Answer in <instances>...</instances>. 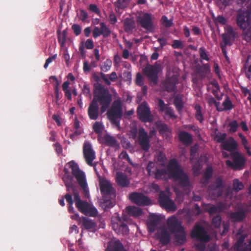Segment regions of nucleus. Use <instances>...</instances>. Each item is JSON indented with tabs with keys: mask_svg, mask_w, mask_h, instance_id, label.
I'll return each instance as SVG.
<instances>
[{
	"mask_svg": "<svg viewBox=\"0 0 251 251\" xmlns=\"http://www.w3.org/2000/svg\"><path fill=\"white\" fill-rule=\"evenodd\" d=\"M168 177L175 181H178L179 186L184 189H188L190 186L188 176L176 158L169 160L167 169L158 168L153 176L156 179L166 180Z\"/></svg>",
	"mask_w": 251,
	"mask_h": 251,
	"instance_id": "f257e3e1",
	"label": "nucleus"
},
{
	"mask_svg": "<svg viewBox=\"0 0 251 251\" xmlns=\"http://www.w3.org/2000/svg\"><path fill=\"white\" fill-rule=\"evenodd\" d=\"M92 76L96 82L94 84V96L97 97L98 100L103 105L101 109L103 111L108 104L111 103L112 100V95L110 94L108 89L100 83L101 79L100 76L96 74H93Z\"/></svg>",
	"mask_w": 251,
	"mask_h": 251,
	"instance_id": "f03ea898",
	"label": "nucleus"
},
{
	"mask_svg": "<svg viewBox=\"0 0 251 251\" xmlns=\"http://www.w3.org/2000/svg\"><path fill=\"white\" fill-rule=\"evenodd\" d=\"M69 167L71 169L72 174L76 179L79 186L83 190L85 197L89 195V189L84 173L80 170L78 165L73 161L68 163Z\"/></svg>",
	"mask_w": 251,
	"mask_h": 251,
	"instance_id": "7ed1b4c3",
	"label": "nucleus"
},
{
	"mask_svg": "<svg viewBox=\"0 0 251 251\" xmlns=\"http://www.w3.org/2000/svg\"><path fill=\"white\" fill-rule=\"evenodd\" d=\"M73 196L75 206L80 212L89 216H97V209L95 207L91 206L86 201H82L77 191H74Z\"/></svg>",
	"mask_w": 251,
	"mask_h": 251,
	"instance_id": "20e7f679",
	"label": "nucleus"
},
{
	"mask_svg": "<svg viewBox=\"0 0 251 251\" xmlns=\"http://www.w3.org/2000/svg\"><path fill=\"white\" fill-rule=\"evenodd\" d=\"M106 114L111 123L119 127L120 120L123 116V110L120 100H115Z\"/></svg>",
	"mask_w": 251,
	"mask_h": 251,
	"instance_id": "39448f33",
	"label": "nucleus"
},
{
	"mask_svg": "<svg viewBox=\"0 0 251 251\" xmlns=\"http://www.w3.org/2000/svg\"><path fill=\"white\" fill-rule=\"evenodd\" d=\"M160 68V65L155 63L154 65L147 64L143 69L144 74L147 76L151 84L153 85L157 83Z\"/></svg>",
	"mask_w": 251,
	"mask_h": 251,
	"instance_id": "423d86ee",
	"label": "nucleus"
},
{
	"mask_svg": "<svg viewBox=\"0 0 251 251\" xmlns=\"http://www.w3.org/2000/svg\"><path fill=\"white\" fill-rule=\"evenodd\" d=\"M137 114L139 119L144 123H151L154 120V116L146 102L138 105Z\"/></svg>",
	"mask_w": 251,
	"mask_h": 251,
	"instance_id": "0eeeda50",
	"label": "nucleus"
},
{
	"mask_svg": "<svg viewBox=\"0 0 251 251\" xmlns=\"http://www.w3.org/2000/svg\"><path fill=\"white\" fill-rule=\"evenodd\" d=\"M232 161L227 160L226 165L232 168L234 170H241L244 168L246 162L244 156L240 152L235 151L231 153Z\"/></svg>",
	"mask_w": 251,
	"mask_h": 251,
	"instance_id": "6e6552de",
	"label": "nucleus"
},
{
	"mask_svg": "<svg viewBox=\"0 0 251 251\" xmlns=\"http://www.w3.org/2000/svg\"><path fill=\"white\" fill-rule=\"evenodd\" d=\"M237 26L243 30L251 26V15L248 11L239 10L235 18Z\"/></svg>",
	"mask_w": 251,
	"mask_h": 251,
	"instance_id": "1a4fd4ad",
	"label": "nucleus"
},
{
	"mask_svg": "<svg viewBox=\"0 0 251 251\" xmlns=\"http://www.w3.org/2000/svg\"><path fill=\"white\" fill-rule=\"evenodd\" d=\"M99 102L100 105V112L101 113H103L106 110V109L109 107L110 104H108V106L105 108L104 111H102L101 107L102 106V104H101L100 102L98 100L97 97L94 96V98L91 102L90 103L88 108V115L90 120H96L98 119L99 116V106L98 104V102Z\"/></svg>",
	"mask_w": 251,
	"mask_h": 251,
	"instance_id": "9d476101",
	"label": "nucleus"
},
{
	"mask_svg": "<svg viewBox=\"0 0 251 251\" xmlns=\"http://www.w3.org/2000/svg\"><path fill=\"white\" fill-rule=\"evenodd\" d=\"M99 185L102 198L115 199V190L109 181L106 179H101L100 181Z\"/></svg>",
	"mask_w": 251,
	"mask_h": 251,
	"instance_id": "9b49d317",
	"label": "nucleus"
},
{
	"mask_svg": "<svg viewBox=\"0 0 251 251\" xmlns=\"http://www.w3.org/2000/svg\"><path fill=\"white\" fill-rule=\"evenodd\" d=\"M207 191L212 199L215 200L221 197L223 194L222 179L220 178H217L214 183L208 186Z\"/></svg>",
	"mask_w": 251,
	"mask_h": 251,
	"instance_id": "f8f14e48",
	"label": "nucleus"
},
{
	"mask_svg": "<svg viewBox=\"0 0 251 251\" xmlns=\"http://www.w3.org/2000/svg\"><path fill=\"white\" fill-rule=\"evenodd\" d=\"M191 236L192 238L201 242H207L210 240V237L205 228L198 224L194 226L191 233Z\"/></svg>",
	"mask_w": 251,
	"mask_h": 251,
	"instance_id": "ddd939ff",
	"label": "nucleus"
},
{
	"mask_svg": "<svg viewBox=\"0 0 251 251\" xmlns=\"http://www.w3.org/2000/svg\"><path fill=\"white\" fill-rule=\"evenodd\" d=\"M138 143L141 149L147 152L151 147L150 137L143 127H140L138 131Z\"/></svg>",
	"mask_w": 251,
	"mask_h": 251,
	"instance_id": "4468645a",
	"label": "nucleus"
},
{
	"mask_svg": "<svg viewBox=\"0 0 251 251\" xmlns=\"http://www.w3.org/2000/svg\"><path fill=\"white\" fill-rule=\"evenodd\" d=\"M152 19V15L151 13H144L138 17L137 22L142 27L151 31L154 28Z\"/></svg>",
	"mask_w": 251,
	"mask_h": 251,
	"instance_id": "2eb2a0df",
	"label": "nucleus"
},
{
	"mask_svg": "<svg viewBox=\"0 0 251 251\" xmlns=\"http://www.w3.org/2000/svg\"><path fill=\"white\" fill-rule=\"evenodd\" d=\"M129 199L139 206H146L151 204V200L143 193L133 192L129 194Z\"/></svg>",
	"mask_w": 251,
	"mask_h": 251,
	"instance_id": "dca6fc26",
	"label": "nucleus"
},
{
	"mask_svg": "<svg viewBox=\"0 0 251 251\" xmlns=\"http://www.w3.org/2000/svg\"><path fill=\"white\" fill-rule=\"evenodd\" d=\"M83 153L87 164L92 166L93 161L95 159V152L93 150L91 144L88 141H85L83 147Z\"/></svg>",
	"mask_w": 251,
	"mask_h": 251,
	"instance_id": "f3484780",
	"label": "nucleus"
},
{
	"mask_svg": "<svg viewBox=\"0 0 251 251\" xmlns=\"http://www.w3.org/2000/svg\"><path fill=\"white\" fill-rule=\"evenodd\" d=\"M159 201L160 205L167 210L175 211L176 209L175 202L163 191L159 194Z\"/></svg>",
	"mask_w": 251,
	"mask_h": 251,
	"instance_id": "a211bd4d",
	"label": "nucleus"
},
{
	"mask_svg": "<svg viewBox=\"0 0 251 251\" xmlns=\"http://www.w3.org/2000/svg\"><path fill=\"white\" fill-rule=\"evenodd\" d=\"M178 78L177 75H173L171 76H167L162 83L164 90L168 92H174L176 90V85L178 83Z\"/></svg>",
	"mask_w": 251,
	"mask_h": 251,
	"instance_id": "6ab92c4d",
	"label": "nucleus"
},
{
	"mask_svg": "<svg viewBox=\"0 0 251 251\" xmlns=\"http://www.w3.org/2000/svg\"><path fill=\"white\" fill-rule=\"evenodd\" d=\"M167 225L169 231L172 233H177L184 228L181 223L175 216H172L167 220Z\"/></svg>",
	"mask_w": 251,
	"mask_h": 251,
	"instance_id": "aec40b11",
	"label": "nucleus"
},
{
	"mask_svg": "<svg viewBox=\"0 0 251 251\" xmlns=\"http://www.w3.org/2000/svg\"><path fill=\"white\" fill-rule=\"evenodd\" d=\"M100 28L95 26L94 28L92 34L94 38L96 39L100 35H102L105 38L108 37L111 34V31L104 23H100Z\"/></svg>",
	"mask_w": 251,
	"mask_h": 251,
	"instance_id": "412c9836",
	"label": "nucleus"
},
{
	"mask_svg": "<svg viewBox=\"0 0 251 251\" xmlns=\"http://www.w3.org/2000/svg\"><path fill=\"white\" fill-rule=\"evenodd\" d=\"M235 34L233 28L231 26H227L225 32L222 34V37L223 39V43H221L220 45H231V40L234 38Z\"/></svg>",
	"mask_w": 251,
	"mask_h": 251,
	"instance_id": "4be33fe9",
	"label": "nucleus"
},
{
	"mask_svg": "<svg viewBox=\"0 0 251 251\" xmlns=\"http://www.w3.org/2000/svg\"><path fill=\"white\" fill-rule=\"evenodd\" d=\"M160 221L159 216L155 214L150 215L147 223L149 231L151 233L154 232Z\"/></svg>",
	"mask_w": 251,
	"mask_h": 251,
	"instance_id": "5701e85b",
	"label": "nucleus"
},
{
	"mask_svg": "<svg viewBox=\"0 0 251 251\" xmlns=\"http://www.w3.org/2000/svg\"><path fill=\"white\" fill-rule=\"evenodd\" d=\"M64 171L65 174L62 178V179L67 188V191H69L70 189H72L73 194H74V191H77L76 189L75 184L73 183L74 176L70 175L68 173V171L66 168L64 169Z\"/></svg>",
	"mask_w": 251,
	"mask_h": 251,
	"instance_id": "b1692460",
	"label": "nucleus"
},
{
	"mask_svg": "<svg viewBox=\"0 0 251 251\" xmlns=\"http://www.w3.org/2000/svg\"><path fill=\"white\" fill-rule=\"evenodd\" d=\"M156 236L160 242L163 245H166L169 243L171 240V236L169 232L165 228H161L156 233Z\"/></svg>",
	"mask_w": 251,
	"mask_h": 251,
	"instance_id": "393cba45",
	"label": "nucleus"
},
{
	"mask_svg": "<svg viewBox=\"0 0 251 251\" xmlns=\"http://www.w3.org/2000/svg\"><path fill=\"white\" fill-rule=\"evenodd\" d=\"M105 251H127L121 242L118 240H113L108 243Z\"/></svg>",
	"mask_w": 251,
	"mask_h": 251,
	"instance_id": "a878e982",
	"label": "nucleus"
},
{
	"mask_svg": "<svg viewBox=\"0 0 251 251\" xmlns=\"http://www.w3.org/2000/svg\"><path fill=\"white\" fill-rule=\"evenodd\" d=\"M238 144L233 137H229L221 144V149L226 151L233 152L237 149Z\"/></svg>",
	"mask_w": 251,
	"mask_h": 251,
	"instance_id": "bb28decb",
	"label": "nucleus"
},
{
	"mask_svg": "<svg viewBox=\"0 0 251 251\" xmlns=\"http://www.w3.org/2000/svg\"><path fill=\"white\" fill-rule=\"evenodd\" d=\"M246 217L245 211L240 208L236 212H231L229 215L230 218L232 221L235 222H240L243 221Z\"/></svg>",
	"mask_w": 251,
	"mask_h": 251,
	"instance_id": "cd10ccee",
	"label": "nucleus"
},
{
	"mask_svg": "<svg viewBox=\"0 0 251 251\" xmlns=\"http://www.w3.org/2000/svg\"><path fill=\"white\" fill-rule=\"evenodd\" d=\"M116 180L117 184L123 187H127L130 183L127 176L121 172L116 173Z\"/></svg>",
	"mask_w": 251,
	"mask_h": 251,
	"instance_id": "c85d7f7f",
	"label": "nucleus"
},
{
	"mask_svg": "<svg viewBox=\"0 0 251 251\" xmlns=\"http://www.w3.org/2000/svg\"><path fill=\"white\" fill-rule=\"evenodd\" d=\"M101 79L105 84L108 86L111 85V81L115 82L118 78L117 74L115 72H112L110 75H105L102 72L100 73Z\"/></svg>",
	"mask_w": 251,
	"mask_h": 251,
	"instance_id": "c756f323",
	"label": "nucleus"
},
{
	"mask_svg": "<svg viewBox=\"0 0 251 251\" xmlns=\"http://www.w3.org/2000/svg\"><path fill=\"white\" fill-rule=\"evenodd\" d=\"M179 140L184 144L190 145L193 142V138L191 134L185 131H181L178 134Z\"/></svg>",
	"mask_w": 251,
	"mask_h": 251,
	"instance_id": "7c9ffc66",
	"label": "nucleus"
},
{
	"mask_svg": "<svg viewBox=\"0 0 251 251\" xmlns=\"http://www.w3.org/2000/svg\"><path fill=\"white\" fill-rule=\"evenodd\" d=\"M124 28L126 33H132L133 30L136 27V24L132 19L126 18L124 21Z\"/></svg>",
	"mask_w": 251,
	"mask_h": 251,
	"instance_id": "2f4dec72",
	"label": "nucleus"
},
{
	"mask_svg": "<svg viewBox=\"0 0 251 251\" xmlns=\"http://www.w3.org/2000/svg\"><path fill=\"white\" fill-rule=\"evenodd\" d=\"M104 143L107 146L111 147H115L119 148L120 147L119 144L118 143L116 139L109 134H105L103 137Z\"/></svg>",
	"mask_w": 251,
	"mask_h": 251,
	"instance_id": "473e14b6",
	"label": "nucleus"
},
{
	"mask_svg": "<svg viewBox=\"0 0 251 251\" xmlns=\"http://www.w3.org/2000/svg\"><path fill=\"white\" fill-rule=\"evenodd\" d=\"M126 212L130 216L137 217L142 214V210L134 206H128L126 207Z\"/></svg>",
	"mask_w": 251,
	"mask_h": 251,
	"instance_id": "72a5a7b5",
	"label": "nucleus"
},
{
	"mask_svg": "<svg viewBox=\"0 0 251 251\" xmlns=\"http://www.w3.org/2000/svg\"><path fill=\"white\" fill-rule=\"evenodd\" d=\"M155 125L159 132L161 134L166 132L171 133L172 131L171 129L168 127V125L161 121L156 122Z\"/></svg>",
	"mask_w": 251,
	"mask_h": 251,
	"instance_id": "f704fd0d",
	"label": "nucleus"
},
{
	"mask_svg": "<svg viewBox=\"0 0 251 251\" xmlns=\"http://www.w3.org/2000/svg\"><path fill=\"white\" fill-rule=\"evenodd\" d=\"M83 226L87 230L95 229L97 226L96 223L92 220L84 217L82 221Z\"/></svg>",
	"mask_w": 251,
	"mask_h": 251,
	"instance_id": "c9c22d12",
	"label": "nucleus"
},
{
	"mask_svg": "<svg viewBox=\"0 0 251 251\" xmlns=\"http://www.w3.org/2000/svg\"><path fill=\"white\" fill-rule=\"evenodd\" d=\"M175 241L178 244L182 245L186 241V233L183 228L182 231H178L177 233H174Z\"/></svg>",
	"mask_w": 251,
	"mask_h": 251,
	"instance_id": "e433bc0d",
	"label": "nucleus"
},
{
	"mask_svg": "<svg viewBox=\"0 0 251 251\" xmlns=\"http://www.w3.org/2000/svg\"><path fill=\"white\" fill-rule=\"evenodd\" d=\"M213 175V169L211 167H207L204 173L202 178L201 179V182L203 184H206L208 183L209 179L211 178Z\"/></svg>",
	"mask_w": 251,
	"mask_h": 251,
	"instance_id": "4c0bfd02",
	"label": "nucleus"
},
{
	"mask_svg": "<svg viewBox=\"0 0 251 251\" xmlns=\"http://www.w3.org/2000/svg\"><path fill=\"white\" fill-rule=\"evenodd\" d=\"M158 168L157 167L156 164L152 161H150L146 167V170L148 174L150 176L153 177L155 175L156 172Z\"/></svg>",
	"mask_w": 251,
	"mask_h": 251,
	"instance_id": "58836bf2",
	"label": "nucleus"
},
{
	"mask_svg": "<svg viewBox=\"0 0 251 251\" xmlns=\"http://www.w3.org/2000/svg\"><path fill=\"white\" fill-rule=\"evenodd\" d=\"M196 110L195 118L201 123L204 121L203 116L201 112V107L199 104H196L194 107Z\"/></svg>",
	"mask_w": 251,
	"mask_h": 251,
	"instance_id": "ea45409f",
	"label": "nucleus"
},
{
	"mask_svg": "<svg viewBox=\"0 0 251 251\" xmlns=\"http://www.w3.org/2000/svg\"><path fill=\"white\" fill-rule=\"evenodd\" d=\"M102 200V206L105 209L112 208L115 205V199L103 198Z\"/></svg>",
	"mask_w": 251,
	"mask_h": 251,
	"instance_id": "a19ab883",
	"label": "nucleus"
},
{
	"mask_svg": "<svg viewBox=\"0 0 251 251\" xmlns=\"http://www.w3.org/2000/svg\"><path fill=\"white\" fill-rule=\"evenodd\" d=\"M117 226L119 227V230L121 231L123 234L126 235L128 234L129 231L128 228L125 221V219H124V221H122L121 220H119L117 223Z\"/></svg>",
	"mask_w": 251,
	"mask_h": 251,
	"instance_id": "79ce46f5",
	"label": "nucleus"
},
{
	"mask_svg": "<svg viewBox=\"0 0 251 251\" xmlns=\"http://www.w3.org/2000/svg\"><path fill=\"white\" fill-rule=\"evenodd\" d=\"M57 33L58 42L60 44L61 47H63L64 46L66 43L67 32L66 30H64L61 34L60 33H59L58 31H57Z\"/></svg>",
	"mask_w": 251,
	"mask_h": 251,
	"instance_id": "37998d69",
	"label": "nucleus"
},
{
	"mask_svg": "<svg viewBox=\"0 0 251 251\" xmlns=\"http://www.w3.org/2000/svg\"><path fill=\"white\" fill-rule=\"evenodd\" d=\"M239 125L236 120H233L229 123L227 126V130L231 133H235L237 131Z\"/></svg>",
	"mask_w": 251,
	"mask_h": 251,
	"instance_id": "c03bdc74",
	"label": "nucleus"
},
{
	"mask_svg": "<svg viewBox=\"0 0 251 251\" xmlns=\"http://www.w3.org/2000/svg\"><path fill=\"white\" fill-rule=\"evenodd\" d=\"M130 0H117L115 2V5L119 9H124L127 6Z\"/></svg>",
	"mask_w": 251,
	"mask_h": 251,
	"instance_id": "a18cd8bd",
	"label": "nucleus"
},
{
	"mask_svg": "<svg viewBox=\"0 0 251 251\" xmlns=\"http://www.w3.org/2000/svg\"><path fill=\"white\" fill-rule=\"evenodd\" d=\"M244 188L243 183L237 179H235L233 181V189L236 192H239Z\"/></svg>",
	"mask_w": 251,
	"mask_h": 251,
	"instance_id": "49530a36",
	"label": "nucleus"
},
{
	"mask_svg": "<svg viewBox=\"0 0 251 251\" xmlns=\"http://www.w3.org/2000/svg\"><path fill=\"white\" fill-rule=\"evenodd\" d=\"M222 218L219 215L214 216L212 219V225L215 228H219L221 224Z\"/></svg>",
	"mask_w": 251,
	"mask_h": 251,
	"instance_id": "de8ad7c7",
	"label": "nucleus"
},
{
	"mask_svg": "<svg viewBox=\"0 0 251 251\" xmlns=\"http://www.w3.org/2000/svg\"><path fill=\"white\" fill-rule=\"evenodd\" d=\"M243 39L248 42L251 41V26L243 30Z\"/></svg>",
	"mask_w": 251,
	"mask_h": 251,
	"instance_id": "09e8293b",
	"label": "nucleus"
},
{
	"mask_svg": "<svg viewBox=\"0 0 251 251\" xmlns=\"http://www.w3.org/2000/svg\"><path fill=\"white\" fill-rule=\"evenodd\" d=\"M112 66V62L109 59H106L100 67V69L104 72L108 71Z\"/></svg>",
	"mask_w": 251,
	"mask_h": 251,
	"instance_id": "8fccbe9b",
	"label": "nucleus"
},
{
	"mask_svg": "<svg viewBox=\"0 0 251 251\" xmlns=\"http://www.w3.org/2000/svg\"><path fill=\"white\" fill-rule=\"evenodd\" d=\"M161 21L163 25L167 28L171 27L173 25V21L172 20H169L167 17L165 15L162 16Z\"/></svg>",
	"mask_w": 251,
	"mask_h": 251,
	"instance_id": "3c124183",
	"label": "nucleus"
},
{
	"mask_svg": "<svg viewBox=\"0 0 251 251\" xmlns=\"http://www.w3.org/2000/svg\"><path fill=\"white\" fill-rule=\"evenodd\" d=\"M222 210L223 208L221 205H218V206L212 205L210 206L208 209V212L210 215H212L217 212L222 211Z\"/></svg>",
	"mask_w": 251,
	"mask_h": 251,
	"instance_id": "603ef678",
	"label": "nucleus"
},
{
	"mask_svg": "<svg viewBox=\"0 0 251 251\" xmlns=\"http://www.w3.org/2000/svg\"><path fill=\"white\" fill-rule=\"evenodd\" d=\"M214 21L216 25H225L227 23L226 19L222 15H218L217 17L214 18Z\"/></svg>",
	"mask_w": 251,
	"mask_h": 251,
	"instance_id": "864d4df0",
	"label": "nucleus"
},
{
	"mask_svg": "<svg viewBox=\"0 0 251 251\" xmlns=\"http://www.w3.org/2000/svg\"><path fill=\"white\" fill-rule=\"evenodd\" d=\"M103 126L100 122H96L93 125V129L96 133L99 134L101 132Z\"/></svg>",
	"mask_w": 251,
	"mask_h": 251,
	"instance_id": "5fc2aeb1",
	"label": "nucleus"
},
{
	"mask_svg": "<svg viewBox=\"0 0 251 251\" xmlns=\"http://www.w3.org/2000/svg\"><path fill=\"white\" fill-rule=\"evenodd\" d=\"M198 158V153L196 148L193 147L190 149V161L193 162L194 160H197Z\"/></svg>",
	"mask_w": 251,
	"mask_h": 251,
	"instance_id": "6e6d98bb",
	"label": "nucleus"
},
{
	"mask_svg": "<svg viewBox=\"0 0 251 251\" xmlns=\"http://www.w3.org/2000/svg\"><path fill=\"white\" fill-rule=\"evenodd\" d=\"M224 109L225 110H230L233 107L231 101L228 99H226L223 103Z\"/></svg>",
	"mask_w": 251,
	"mask_h": 251,
	"instance_id": "4d7b16f0",
	"label": "nucleus"
},
{
	"mask_svg": "<svg viewBox=\"0 0 251 251\" xmlns=\"http://www.w3.org/2000/svg\"><path fill=\"white\" fill-rule=\"evenodd\" d=\"M199 53L201 59L207 61L209 60V58L208 57L205 49L204 47H201L200 48Z\"/></svg>",
	"mask_w": 251,
	"mask_h": 251,
	"instance_id": "13d9d810",
	"label": "nucleus"
},
{
	"mask_svg": "<svg viewBox=\"0 0 251 251\" xmlns=\"http://www.w3.org/2000/svg\"><path fill=\"white\" fill-rule=\"evenodd\" d=\"M59 83H57V84L55 85L54 87L55 97L56 98V103L58 104V101L61 98L62 94L59 93Z\"/></svg>",
	"mask_w": 251,
	"mask_h": 251,
	"instance_id": "bf43d9fd",
	"label": "nucleus"
},
{
	"mask_svg": "<svg viewBox=\"0 0 251 251\" xmlns=\"http://www.w3.org/2000/svg\"><path fill=\"white\" fill-rule=\"evenodd\" d=\"M226 136V133H220L219 134H218L216 135L215 140H216L218 143H221L222 144L225 141H226L225 139Z\"/></svg>",
	"mask_w": 251,
	"mask_h": 251,
	"instance_id": "052dcab7",
	"label": "nucleus"
},
{
	"mask_svg": "<svg viewBox=\"0 0 251 251\" xmlns=\"http://www.w3.org/2000/svg\"><path fill=\"white\" fill-rule=\"evenodd\" d=\"M119 157V158L122 159H126L128 161V162L129 164H132V161L126 151H123L120 154Z\"/></svg>",
	"mask_w": 251,
	"mask_h": 251,
	"instance_id": "680f3d73",
	"label": "nucleus"
},
{
	"mask_svg": "<svg viewBox=\"0 0 251 251\" xmlns=\"http://www.w3.org/2000/svg\"><path fill=\"white\" fill-rule=\"evenodd\" d=\"M88 9L91 12H94L98 15H100V11L96 4H90L88 7Z\"/></svg>",
	"mask_w": 251,
	"mask_h": 251,
	"instance_id": "e2e57ef3",
	"label": "nucleus"
},
{
	"mask_svg": "<svg viewBox=\"0 0 251 251\" xmlns=\"http://www.w3.org/2000/svg\"><path fill=\"white\" fill-rule=\"evenodd\" d=\"M83 94L87 97H91V93L90 88L88 85L84 84L82 88Z\"/></svg>",
	"mask_w": 251,
	"mask_h": 251,
	"instance_id": "0e129e2a",
	"label": "nucleus"
},
{
	"mask_svg": "<svg viewBox=\"0 0 251 251\" xmlns=\"http://www.w3.org/2000/svg\"><path fill=\"white\" fill-rule=\"evenodd\" d=\"M135 83L136 85L139 86L144 85V78L140 73H137L136 75Z\"/></svg>",
	"mask_w": 251,
	"mask_h": 251,
	"instance_id": "69168bd1",
	"label": "nucleus"
},
{
	"mask_svg": "<svg viewBox=\"0 0 251 251\" xmlns=\"http://www.w3.org/2000/svg\"><path fill=\"white\" fill-rule=\"evenodd\" d=\"M172 47L174 49H182L184 45L180 40H175L172 45Z\"/></svg>",
	"mask_w": 251,
	"mask_h": 251,
	"instance_id": "338daca9",
	"label": "nucleus"
},
{
	"mask_svg": "<svg viewBox=\"0 0 251 251\" xmlns=\"http://www.w3.org/2000/svg\"><path fill=\"white\" fill-rule=\"evenodd\" d=\"M245 241V237L243 236H240L237 239L236 242L235 244V249H241V246L243 245V243Z\"/></svg>",
	"mask_w": 251,
	"mask_h": 251,
	"instance_id": "774afa93",
	"label": "nucleus"
}]
</instances>
